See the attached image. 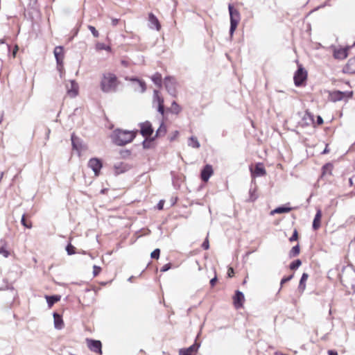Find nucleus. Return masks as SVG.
Returning a JSON list of instances; mask_svg holds the SVG:
<instances>
[{
    "instance_id": "9b49d317",
    "label": "nucleus",
    "mask_w": 355,
    "mask_h": 355,
    "mask_svg": "<svg viewBox=\"0 0 355 355\" xmlns=\"http://www.w3.org/2000/svg\"><path fill=\"white\" fill-rule=\"evenodd\" d=\"M86 343L88 348L98 354H102V344L100 340H92V339H86Z\"/></svg>"
},
{
    "instance_id": "412c9836",
    "label": "nucleus",
    "mask_w": 355,
    "mask_h": 355,
    "mask_svg": "<svg viewBox=\"0 0 355 355\" xmlns=\"http://www.w3.org/2000/svg\"><path fill=\"white\" fill-rule=\"evenodd\" d=\"M71 145L73 149L77 151H80L83 149V141L82 140L76 137L74 133L71 136Z\"/></svg>"
},
{
    "instance_id": "a19ab883",
    "label": "nucleus",
    "mask_w": 355,
    "mask_h": 355,
    "mask_svg": "<svg viewBox=\"0 0 355 355\" xmlns=\"http://www.w3.org/2000/svg\"><path fill=\"white\" fill-rule=\"evenodd\" d=\"M88 28L94 37H98L99 36V33L94 26L89 25Z\"/></svg>"
},
{
    "instance_id": "680f3d73",
    "label": "nucleus",
    "mask_w": 355,
    "mask_h": 355,
    "mask_svg": "<svg viewBox=\"0 0 355 355\" xmlns=\"http://www.w3.org/2000/svg\"><path fill=\"white\" fill-rule=\"evenodd\" d=\"M3 112H1L0 113V124L1 123V122L3 121Z\"/></svg>"
},
{
    "instance_id": "72a5a7b5",
    "label": "nucleus",
    "mask_w": 355,
    "mask_h": 355,
    "mask_svg": "<svg viewBox=\"0 0 355 355\" xmlns=\"http://www.w3.org/2000/svg\"><path fill=\"white\" fill-rule=\"evenodd\" d=\"M257 198H258V196L256 193V189L250 188L249 190V198H248V201L254 202L257 199Z\"/></svg>"
},
{
    "instance_id": "423d86ee",
    "label": "nucleus",
    "mask_w": 355,
    "mask_h": 355,
    "mask_svg": "<svg viewBox=\"0 0 355 355\" xmlns=\"http://www.w3.org/2000/svg\"><path fill=\"white\" fill-rule=\"evenodd\" d=\"M330 48L333 51V56L336 60H344L348 55L349 46L343 48L331 45Z\"/></svg>"
},
{
    "instance_id": "7c9ffc66",
    "label": "nucleus",
    "mask_w": 355,
    "mask_h": 355,
    "mask_svg": "<svg viewBox=\"0 0 355 355\" xmlns=\"http://www.w3.org/2000/svg\"><path fill=\"white\" fill-rule=\"evenodd\" d=\"M162 75L159 73H155L153 76L151 77L152 81L154 83L155 85L160 87L162 86Z\"/></svg>"
},
{
    "instance_id": "a211bd4d",
    "label": "nucleus",
    "mask_w": 355,
    "mask_h": 355,
    "mask_svg": "<svg viewBox=\"0 0 355 355\" xmlns=\"http://www.w3.org/2000/svg\"><path fill=\"white\" fill-rule=\"evenodd\" d=\"M199 346L200 345L196 343L188 348L180 349V355H196Z\"/></svg>"
},
{
    "instance_id": "c9c22d12",
    "label": "nucleus",
    "mask_w": 355,
    "mask_h": 355,
    "mask_svg": "<svg viewBox=\"0 0 355 355\" xmlns=\"http://www.w3.org/2000/svg\"><path fill=\"white\" fill-rule=\"evenodd\" d=\"M302 265L300 259H296L290 263L289 268L291 270H297Z\"/></svg>"
},
{
    "instance_id": "49530a36",
    "label": "nucleus",
    "mask_w": 355,
    "mask_h": 355,
    "mask_svg": "<svg viewBox=\"0 0 355 355\" xmlns=\"http://www.w3.org/2000/svg\"><path fill=\"white\" fill-rule=\"evenodd\" d=\"M101 271V268L94 265L93 266V275L94 277L97 276Z\"/></svg>"
},
{
    "instance_id": "aec40b11",
    "label": "nucleus",
    "mask_w": 355,
    "mask_h": 355,
    "mask_svg": "<svg viewBox=\"0 0 355 355\" xmlns=\"http://www.w3.org/2000/svg\"><path fill=\"white\" fill-rule=\"evenodd\" d=\"M131 166L127 163L120 162L114 165V171L116 175L123 173L130 169Z\"/></svg>"
},
{
    "instance_id": "393cba45",
    "label": "nucleus",
    "mask_w": 355,
    "mask_h": 355,
    "mask_svg": "<svg viewBox=\"0 0 355 355\" xmlns=\"http://www.w3.org/2000/svg\"><path fill=\"white\" fill-rule=\"evenodd\" d=\"M309 277V275L306 272H304L301 277V279L300 280L299 286H298V290L303 293L304 291L306 288V282L307 281Z\"/></svg>"
},
{
    "instance_id": "1a4fd4ad",
    "label": "nucleus",
    "mask_w": 355,
    "mask_h": 355,
    "mask_svg": "<svg viewBox=\"0 0 355 355\" xmlns=\"http://www.w3.org/2000/svg\"><path fill=\"white\" fill-rule=\"evenodd\" d=\"M140 128V133L145 138H149L152 136L154 130L150 121H146L145 122L139 124Z\"/></svg>"
},
{
    "instance_id": "f3484780",
    "label": "nucleus",
    "mask_w": 355,
    "mask_h": 355,
    "mask_svg": "<svg viewBox=\"0 0 355 355\" xmlns=\"http://www.w3.org/2000/svg\"><path fill=\"white\" fill-rule=\"evenodd\" d=\"M67 92L69 96L73 98L78 94V85L75 80L70 81V86L67 85Z\"/></svg>"
},
{
    "instance_id": "5701e85b",
    "label": "nucleus",
    "mask_w": 355,
    "mask_h": 355,
    "mask_svg": "<svg viewBox=\"0 0 355 355\" xmlns=\"http://www.w3.org/2000/svg\"><path fill=\"white\" fill-rule=\"evenodd\" d=\"M53 53L56 60V62H63L64 49L62 46H58L54 49Z\"/></svg>"
},
{
    "instance_id": "e433bc0d",
    "label": "nucleus",
    "mask_w": 355,
    "mask_h": 355,
    "mask_svg": "<svg viewBox=\"0 0 355 355\" xmlns=\"http://www.w3.org/2000/svg\"><path fill=\"white\" fill-rule=\"evenodd\" d=\"M148 138H146L145 140L142 142L143 148L145 149L149 148L151 141L155 140V137L150 138L149 140L147 139Z\"/></svg>"
},
{
    "instance_id": "58836bf2",
    "label": "nucleus",
    "mask_w": 355,
    "mask_h": 355,
    "mask_svg": "<svg viewBox=\"0 0 355 355\" xmlns=\"http://www.w3.org/2000/svg\"><path fill=\"white\" fill-rule=\"evenodd\" d=\"M0 254L5 258H7L10 255V252L7 250L6 247L0 246Z\"/></svg>"
},
{
    "instance_id": "052dcab7",
    "label": "nucleus",
    "mask_w": 355,
    "mask_h": 355,
    "mask_svg": "<svg viewBox=\"0 0 355 355\" xmlns=\"http://www.w3.org/2000/svg\"><path fill=\"white\" fill-rule=\"evenodd\" d=\"M329 152V150L328 148V144L326 145V147L324 149V150L322 152V154H327Z\"/></svg>"
},
{
    "instance_id": "0eeeda50",
    "label": "nucleus",
    "mask_w": 355,
    "mask_h": 355,
    "mask_svg": "<svg viewBox=\"0 0 355 355\" xmlns=\"http://www.w3.org/2000/svg\"><path fill=\"white\" fill-rule=\"evenodd\" d=\"M164 98L162 96L159 95V92L157 90H154L153 92V105L155 106L157 105V112L160 113L162 116L164 114Z\"/></svg>"
},
{
    "instance_id": "9d476101",
    "label": "nucleus",
    "mask_w": 355,
    "mask_h": 355,
    "mask_svg": "<svg viewBox=\"0 0 355 355\" xmlns=\"http://www.w3.org/2000/svg\"><path fill=\"white\" fill-rule=\"evenodd\" d=\"M102 166V162L98 158H91L88 162V167L94 171L96 176L99 175Z\"/></svg>"
},
{
    "instance_id": "603ef678",
    "label": "nucleus",
    "mask_w": 355,
    "mask_h": 355,
    "mask_svg": "<svg viewBox=\"0 0 355 355\" xmlns=\"http://www.w3.org/2000/svg\"><path fill=\"white\" fill-rule=\"evenodd\" d=\"M218 281V279H217V277L215 276L214 277H213L212 279H211L210 280V285L213 287L214 286V285L216 284V283Z\"/></svg>"
},
{
    "instance_id": "7ed1b4c3",
    "label": "nucleus",
    "mask_w": 355,
    "mask_h": 355,
    "mask_svg": "<svg viewBox=\"0 0 355 355\" xmlns=\"http://www.w3.org/2000/svg\"><path fill=\"white\" fill-rule=\"evenodd\" d=\"M228 10L230 17V34L231 36H232L238 26L239 22L240 21L241 15L239 12L235 9L232 4H229Z\"/></svg>"
},
{
    "instance_id": "69168bd1",
    "label": "nucleus",
    "mask_w": 355,
    "mask_h": 355,
    "mask_svg": "<svg viewBox=\"0 0 355 355\" xmlns=\"http://www.w3.org/2000/svg\"><path fill=\"white\" fill-rule=\"evenodd\" d=\"M133 278H134V277H133V276H131V277H130L128 278V281L131 282L132 281V279H133Z\"/></svg>"
},
{
    "instance_id": "bb28decb",
    "label": "nucleus",
    "mask_w": 355,
    "mask_h": 355,
    "mask_svg": "<svg viewBox=\"0 0 355 355\" xmlns=\"http://www.w3.org/2000/svg\"><path fill=\"white\" fill-rule=\"evenodd\" d=\"M291 209H292L291 207L283 205V206L278 207L275 208V209H273L271 211V214L288 213Z\"/></svg>"
},
{
    "instance_id": "4d7b16f0",
    "label": "nucleus",
    "mask_w": 355,
    "mask_h": 355,
    "mask_svg": "<svg viewBox=\"0 0 355 355\" xmlns=\"http://www.w3.org/2000/svg\"><path fill=\"white\" fill-rule=\"evenodd\" d=\"M228 276L232 277L234 274V270L232 268H230L227 272Z\"/></svg>"
},
{
    "instance_id": "ea45409f",
    "label": "nucleus",
    "mask_w": 355,
    "mask_h": 355,
    "mask_svg": "<svg viewBox=\"0 0 355 355\" xmlns=\"http://www.w3.org/2000/svg\"><path fill=\"white\" fill-rule=\"evenodd\" d=\"M96 49L98 50H106V51H110L111 48L109 46H107L104 43H97L96 44Z\"/></svg>"
},
{
    "instance_id": "bf43d9fd",
    "label": "nucleus",
    "mask_w": 355,
    "mask_h": 355,
    "mask_svg": "<svg viewBox=\"0 0 355 355\" xmlns=\"http://www.w3.org/2000/svg\"><path fill=\"white\" fill-rule=\"evenodd\" d=\"M328 354L329 355H338V353L336 351H334V350H329Z\"/></svg>"
},
{
    "instance_id": "20e7f679",
    "label": "nucleus",
    "mask_w": 355,
    "mask_h": 355,
    "mask_svg": "<svg viewBox=\"0 0 355 355\" xmlns=\"http://www.w3.org/2000/svg\"><path fill=\"white\" fill-rule=\"evenodd\" d=\"M352 96V92H341L339 90H335L329 93V98L333 102L340 101L345 98H350Z\"/></svg>"
},
{
    "instance_id": "f8f14e48",
    "label": "nucleus",
    "mask_w": 355,
    "mask_h": 355,
    "mask_svg": "<svg viewBox=\"0 0 355 355\" xmlns=\"http://www.w3.org/2000/svg\"><path fill=\"white\" fill-rule=\"evenodd\" d=\"M245 297L243 292L237 290L233 296V304L236 309H239L243 307Z\"/></svg>"
},
{
    "instance_id": "6ab92c4d",
    "label": "nucleus",
    "mask_w": 355,
    "mask_h": 355,
    "mask_svg": "<svg viewBox=\"0 0 355 355\" xmlns=\"http://www.w3.org/2000/svg\"><path fill=\"white\" fill-rule=\"evenodd\" d=\"M129 80L130 81L137 84L138 87H135V91H139L141 93L145 92L146 90V85L144 80H140L137 77L130 78Z\"/></svg>"
},
{
    "instance_id": "864d4df0",
    "label": "nucleus",
    "mask_w": 355,
    "mask_h": 355,
    "mask_svg": "<svg viewBox=\"0 0 355 355\" xmlns=\"http://www.w3.org/2000/svg\"><path fill=\"white\" fill-rule=\"evenodd\" d=\"M316 123L318 125H322L323 123V119L320 116H317Z\"/></svg>"
},
{
    "instance_id": "a18cd8bd",
    "label": "nucleus",
    "mask_w": 355,
    "mask_h": 355,
    "mask_svg": "<svg viewBox=\"0 0 355 355\" xmlns=\"http://www.w3.org/2000/svg\"><path fill=\"white\" fill-rule=\"evenodd\" d=\"M293 277V275H290L288 276H286V277H284L282 279H281V282H280V285H281V287L282 286V285L285 283H286L287 282L290 281L291 279H292Z\"/></svg>"
},
{
    "instance_id": "37998d69",
    "label": "nucleus",
    "mask_w": 355,
    "mask_h": 355,
    "mask_svg": "<svg viewBox=\"0 0 355 355\" xmlns=\"http://www.w3.org/2000/svg\"><path fill=\"white\" fill-rule=\"evenodd\" d=\"M298 239V232L296 229L294 230L292 236L289 238L290 242L295 241Z\"/></svg>"
},
{
    "instance_id": "f257e3e1",
    "label": "nucleus",
    "mask_w": 355,
    "mask_h": 355,
    "mask_svg": "<svg viewBox=\"0 0 355 355\" xmlns=\"http://www.w3.org/2000/svg\"><path fill=\"white\" fill-rule=\"evenodd\" d=\"M138 130H127L121 128L115 129L111 134L112 141L116 146H123L132 142L137 135Z\"/></svg>"
},
{
    "instance_id": "39448f33",
    "label": "nucleus",
    "mask_w": 355,
    "mask_h": 355,
    "mask_svg": "<svg viewBox=\"0 0 355 355\" xmlns=\"http://www.w3.org/2000/svg\"><path fill=\"white\" fill-rule=\"evenodd\" d=\"M307 78V71L300 67L294 74V83L296 87H301Z\"/></svg>"
},
{
    "instance_id": "f03ea898",
    "label": "nucleus",
    "mask_w": 355,
    "mask_h": 355,
    "mask_svg": "<svg viewBox=\"0 0 355 355\" xmlns=\"http://www.w3.org/2000/svg\"><path fill=\"white\" fill-rule=\"evenodd\" d=\"M119 82L116 76L112 73H103L101 81V89L104 93H114L117 90Z\"/></svg>"
},
{
    "instance_id": "6e6552de",
    "label": "nucleus",
    "mask_w": 355,
    "mask_h": 355,
    "mask_svg": "<svg viewBox=\"0 0 355 355\" xmlns=\"http://www.w3.org/2000/svg\"><path fill=\"white\" fill-rule=\"evenodd\" d=\"M164 86L168 94L173 96L176 95V81L172 76H166L164 80Z\"/></svg>"
},
{
    "instance_id": "13d9d810",
    "label": "nucleus",
    "mask_w": 355,
    "mask_h": 355,
    "mask_svg": "<svg viewBox=\"0 0 355 355\" xmlns=\"http://www.w3.org/2000/svg\"><path fill=\"white\" fill-rule=\"evenodd\" d=\"M118 22H119V19H115V18H114V19H112V24L113 26H116V25H117V24H118Z\"/></svg>"
},
{
    "instance_id": "09e8293b",
    "label": "nucleus",
    "mask_w": 355,
    "mask_h": 355,
    "mask_svg": "<svg viewBox=\"0 0 355 355\" xmlns=\"http://www.w3.org/2000/svg\"><path fill=\"white\" fill-rule=\"evenodd\" d=\"M171 267V264L170 263H166L164 265L162 268L160 269V271L162 272L168 271Z\"/></svg>"
},
{
    "instance_id": "c03bdc74",
    "label": "nucleus",
    "mask_w": 355,
    "mask_h": 355,
    "mask_svg": "<svg viewBox=\"0 0 355 355\" xmlns=\"http://www.w3.org/2000/svg\"><path fill=\"white\" fill-rule=\"evenodd\" d=\"M56 63H57V69L60 72V76L62 78V73H63V71H64L63 62H56Z\"/></svg>"
},
{
    "instance_id": "a878e982",
    "label": "nucleus",
    "mask_w": 355,
    "mask_h": 355,
    "mask_svg": "<svg viewBox=\"0 0 355 355\" xmlns=\"http://www.w3.org/2000/svg\"><path fill=\"white\" fill-rule=\"evenodd\" d=\"M61 297L58 295H46V302L49 307H51L55 303L60 300Z\"/></svg>"
},
{
    "instance_id": "2eb2a0df",
    "label": "nucleus",
    "mask_w": 355,
    "mask_h": 355,
    "mask_svg": "<svg viewBox=\"0 0 355 355\" xmlns=\"http://www.w3.org/2000/svg\"><path fill=\"white\" fill-rule=\"evenodd\" d=\"M213 173L212 166L209 164L205 165L201 171L200 178L203 182H207Z\"/></svg>"
},
{
    "instance_id": "6e6d98bb",
    "label": "nucleus",
    "mask_w": 355,
    "mask_h": 355,
    "mask_svg": "<svg viewBox=\"0 0 355 355\" xmlns=\"http://www.w3.org/2000/svg\"><path fill=\"white\" fill-rule=\"evenodd\" d=\"M18 49H19L18 46L16 45L12 51V53L13 58H15L16 56Z\"/></svg>"
},
{
    "instance_id": "3c124183",
    "label": "nucleus",
    "mask_w": 355,
    "mask_h": 355,
    "mask_svg": "<svg viewBox=\"0 0 355 355\" xmlns=\"http://www.w3.org/2000/svg\"><path fill=\"white\" fill-rule=\"evenodd\" d=\"M164 201L163 200H159V202L157 205V208L159 210L162 209L163 207H164Z\"/></svg>"
},
{
    "instance_id": "ddd939ff",
    "label": "nucleus",
    "mask_w": 355,
    "mask_h": 355,
    "mask_svg": "<svg viewBox=\"0 0 355 355\" xmlns=\"http://www.w3.org/2000/svg\"><path fill=\"white\" fill-rule=\"evenodd\" d=\"M250 171L253 178L264 176L266 174V171L261 162L256 164L254 170L250 168Z\"/></svg>"
},
{
    "instance_id": "8fccbe9b",
    "label": "nucleus",
    "mask_w": 355,
    "mask_h": 355,
    "mask_svg": "<svg viewBox=\"0 0 355 355\" xmlns=\"http://www.w3.org/2000/svg\"><path fill=\"white\" fill-rule=\"evenodd\" d=\"M202 248L204 249V250H208L209 248V241H208V239H205V240L203 241V243H202Z\"/></svg>"
},
{
    "instance_id": "5fc2aeb1",
    "label": "nucleus",
    "mask_w": 355,
    "mask_h": 355,
    "mask_svg": "<svg viewBox=\"0 0 355 355\" xmlns=\"http://www.w3.org/2000/svg\"><path fill=\"white\" fill-rule=\"evenodd\" d=\"M0 246H7V242L4 239H0Z\"/></svg>"
},
{
    "instance_id": "4468645a",
    "label": "nucleus",
    "mask_w": 355,
    "mask_h": 355,
    "mask_svg": "<svg viewBox=\"0 0 355 355\" xmlns=\"http://www.w3.org/2000/svg\"><path fill=\"white\" fill-rule=\"evenodd\" d=\"M148 26L151 29L159 31L161 28L160 23L157 17L152 12L148 15Z\"/></svg>"
},
{
    "instance_id": "774afa93",
    "label": "nucleus",
    "mask_w": 355,
    "mask_h": 355,
    "mask_svg": "<svg viewBox=\"0 0 355 355\" xmlns=\"http://www.w3.org/2000/svg\"><path fill=\"white\" fill-rule=\"evenodd\" d=\"M353 46H355V42H354V44H353Z\"/></svg>"
},
{
    "instance_id": "4c0bfd02",
    "label": "nucleus",
    "mask_w": 355,
    "mask_h": 355,
    "mask_svg": "<svg viewBox=\"0 0 355 355\" xmlns=\"http://www.w3.org/2000/svg\"><path fill=\"white\" fill-rule=\"evenodd\" d=\"M75 249V247L73 246L71 243H69L66 246V251L69 255L74 254L76 253Z\"/></svg>"
},
{
    "instance_id": "4be33fe9",
    "label": "nucleus",
    "mask_w": 355,
    "mask_h": 355,
    "mask_svg": "<svg viewBox=\"0 0 355 355\" xmlns=\"http://www.w3.org/2000/svg\"><path fill=\"white\" fill-rule=\"evenodd\" d=\"M321 218H322V211L320 209H317L316 214L315 215L313 221V229L314 230H317L320 228L321 225Z\"/></svg>"
},
{
    "instance_id": "dca6fc26",
    "label": "nucleus",
    "mask_w": 355,
    "mask_h": 355,
    "mask_svg": "<svg viewBox=\"0 0 355 355\" xmlns=\"http://www.w3.org/2000/svg\"><path fill=\"white\" fill-rule=\"evenodd\" d=\"M342 71L344 73H355V56L347 61V63L343 67Z\"/></svg>"
},
{
    "instance_id": "2f4dec72",
    "label": "nucleus",
    "mask_w": 355,
    "mask_h": 355,
    "mask_svg": "<svg viewBox=\"0 0 355 355\" xmlns=\"http://www.w3.org/2000/svg\"><path fill=\"white\" fill-rule=\"evenodd\" d=\"M166 126L164 125V123L162 122L159 128L156 131V133H155V137H160V136H163L166 134Z\"/></svg>"
},
{
    "instance_id": "79ce46f5",
    "label": "nucleus",
    "mask_w": 355,
    "mask_h": 355,
    "mask_svg": "<svg viewBox=\"0 0 355 355\" xmlns=\"http://www.w3.org/2000/svg\"><path fill=\"white\" fill-rule=\"evenodd\" d=\"M160 254V250L159 248L155 249L150 254L152 259H158Z\"/></svg>"
},
{
    "instance_id": "0e129e2a",
    "label": "nucleus",
    "mask_w": 355,
    "mask_h": 355,
    "mask_svg": "<svg viewBox=\"0 0 355 355\" xmlns=\"http://www.w3.org/2000/svg\"><path fill=\"white\" fill-rule=\"evenodd\" d=\"M349 185H350V186H352V185H353L352 178H349Z\"/></svg>"
},
{
    "instance_id": "473e14b6",
    "label": "nucleus",
    "mask_w": 355,
    "mask_h": 355,
    "mask_svg": "<svg viewBox=\"0 0 355 355\" xmlns=\"http://www.w3.org/2000/svg\"><path fill=\"white\" fill-rule=\"evenodd\" d=\"M333 169V164L331 163H327L322 166V175L331 174V171Z\"/></svg>"
},
{
    "instance_id": "c85d7f7f",
    "label": "nucleus",
    "mask_w": 355,
    "mask_h": 355,
    "mask_svg": "<svg viewBox=\"0 0 355 355\" xmlns=\"http://www.w3.org/2000/svg\"><path fill=\"white\" fill-rule=\"evenodd\" d=\"M302 121L304 122V125H309L311 123H313V116L309 112H306L304 116L302 117Z\"/></svg>"
},
{
    "instance_id": "338daca9",
    "label": "nucleus",
    "mask_w": 355,
    "mask_h": 355,
    "mask_svg": "<svg viewBox=\"0 0 355 355\" xmlns=\"http://www.w3.org/2000/svg\"><path fill=\"white\" fill-rule=\"evenodd\" d=\"M125 153H127V155H130V151L128 150H126Z\"/></svg>"
},
{
    "instance_id": "e2e57ef3",
    "label": "nucleus",
    "mask_w": 355,
    "mask_h": 355,
    "mask_svg": "<svg viewBox=\"0 0 355 355\" xmlns=\"http://www.w3.org/2000/svg\"><path fill=\"white\" fill-rule=\"evenodd\" d=\"M51 132V130L49 128H47L46 129V138L48 139L49 138V135Z\"/></svg>"
},
{
    "instance_id": "c756f323",
    "label": "nucleus",
    "mask_w": 355,
    "mask_h": 355,
    "mask_svg": "<svg viewBox=\"0 0 355 355\" xmlns=\"http://www.w3.org/2000/svg\"><path fill=\"white\" fill-rule=\"evenodd\" d=\"M181 110V107L175 101L172 102L171 107L168 108V111L175 114H178Z\"/></svg>"
},
{
    "instance_id": "f704fd0d",
    "label": "nucleus",
    "mask_w": 355,
    "mask_h": 355,
    "mask_svg": "<svg viewBox=\"0 0 355 355\" xmlns=\"http://www.w3.org/2000/svg\"><path fill=\"white\" fill-rule=\"evenodd\" d=\"M300 245L297 244L296 245L293 246L292 249L289 252V257L292 258L294 257L297 256L300 254Z\"/></svg>"
},
{
    "instance_id": "b1692460",
    "label": "nucleus",
    "mask_w": 355,
    "mask_h": 355,
    "mask_svg": "<svg viewBox=\"0 0 355 355\" xmlns=\"http://www.w3.org/2000/svg\"><path fill=\"white\" fill-rule=\"evenodd\" d=\"M53 318L55 328L58 330L62 329L64 324L62 316L58 313H54Z\"/></svg>"
},
{
    "instance_id": "de8ad7c7",
    "label": "nucleus",
    "mask_w": 355,
    "mask_h": 355,
    "mask_svg": "<svg viewBox=\"0 0 355 355\" xmlns=\"http://www.w3.org/2000/svg\"><path fill=\"white\" fill-rule=\"evenodd\" d=\"M21 223L22 225H24V227H26L27 228L30 229V228L32 227L31 223H30L29 225L26 223L24 215L22 216V218H21Z\"/></svg>"
},
{
    "instance_id": "cd10ccee",
    "label": "nucleus",
    "mask_w": 355,
    "mask_h": 355,
    "mask_svg": "<svg viewBox=\"0 0 355 355\" xmlns=\"http://www.w3.org/2000/svg\"><path fill=\"white\" fill-rule=\"evenodd\" d=\"M188 146L193 148H199L200 147V142L196 137L191 136L188 140Z\"/></svg>"
}]
</instances>
